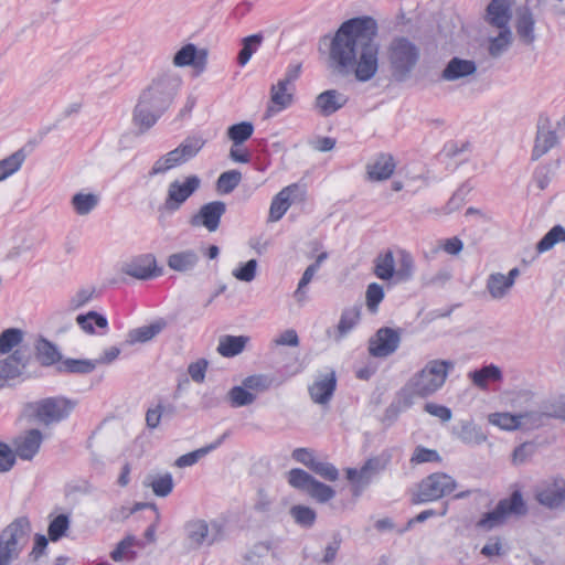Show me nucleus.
<instances>
[{
    "instance_id": "obj_45",
    "label": "nucleus",
    "mask_w": 565,
    "mask_h": 565,
    "mask_svg": "<svg viewBox=\"0 0 565 565\" xmlns=\"http://www.w3.org/2000/svg\"><path fill=\"white\" fill-rule=\"evenodd\" d=\"M26 158L25 147L17 150L9 157L0 160V174L7 179L15 173L22 166Z\"/></svg>"
},
{
    "instance_id": "obj_43",
    "label": "nucleus",
    "mask_w": 565,
    "mask_h": 565,
    "mask_svg": "<svg viewBox=\"0 0 565 565\" xmlns=\"http://www.w3.org/2000/svg\"><path fill=\"white\" fill-rule=\"evenodd\" d=\"M529 415H512L510 413H494L489 416V422L493 425L499 426L504 430H515L522 428V418H526Z\"/></svg>"
},
{
    "instance_id": "obj_21",
    "label": "nucleus",
    "mask_w": 565,
    "mask_h": 565,
    "mask_svg": "<svg viewBox=\"0 0 565 565\" xmlns=\"http://www.w3.org/2000/svg\"><path fill=\"white\" fill-rule=\"evenodd\" d=\"M361 305H354L342 310L340 320L333 331L335 342H340L344 339L359 324L361 320Z\"/></svg>"
},
{
    "instance_id": "obj_41",
    "label": "nucleus",
    "mask_w": 565,
    "mask_h": 565,
    "mask_svg": "<svg viewBox=\"0 0 565 565\" xmlns=\"http://www.w3.org/2000/svg\"><path fill=\"white\" fill-rule=\"evenodd\" d=\"M74 211L78 215L89 214L99 203V198L94 193H75L71 200Z\"/></svg>"
},
{
    "instance_id": "obj_58",
    "label": "nucleus",
    "mask_w": 565,
    "mask_h": 565,
    "mask_svg": "<svg viewBox=\"0 0 565 565\" xmlns=\"http://www.w3.org/2000/svg\"><path fill=\"white\" fill-rule=\"evenodd\" d=\"M505 519L498 505L489 512L482 514L477 521L476 526L481 530L490 531L497 526L502 525Z\"/></svg>"
},
{
    "instance_id": "obj_29",
    "label": "nucleus",
    "mask_w": 565,
    "mask_h": 565,
    "mask_svg": "<svg viewBox=\"0 0 565 565\" xmlns=\"http://www.w3.org/2000/svg\"><path fill=\"white\" fill-rule=\"evenodd\" d=\"M497 505L501 510L505 520L512 515L524 516L529 512L526 502L519 489L513 490L508 498L501 499Z\"/></svg>"
},
{
    "instance_id": "obj_24",
    "label": "nucleus",
    "mask_w": 565,
    "mask_h": 565,
    "mask_svg": "<svg viewBox=\"0 0 565 565\" xmlns=\"http://www.w3.org/2000/svg\"><path fill=\"white\" fill-rule=\"evenodd\" d=\"M534 497L541 505L551 510L558 509L565 501V483L562 486L556 482L547 484L537 489Z\"/></svg>"
},
{
    "instance_id": "obj_52",
    "label": "nucleus",
    "mask_w": 565,
    "mask_h": 565,
    "mask_svg": "<svg viewBox=\"0 0 565 565\" xmlns=\"http://www.w3.org/2000/svg\"><path fill=\"white\" fill-rule=\"evenodd\" d=\"M510 288L505 276L501 273H493L487 279V289L493 299L503 298Z\"/></svg>"
},
{
    "instance_id": "obj_10",
    "label": "nucleus",
    "mask_w": 565,
    "mask_h": 565,
    "mask_svg": "<svg viewBox=\"0 0 565 565\" xmlns=\"http://www.w3.org/2000/svg\"><path fill=\"white\" fill-rule=\"evenodd\" d=\"M401 331L391 327L380 328L369 340V353L374 358H386L399 347Z\"/></svg>"
},
{
    "instance_id": "obj_26",
    "label": "nucleus",
    "mask_w": 565,
    "mask_h": 565,
    "mask_svg": "<svg viewBox=\"0 0 565 565\" xmlns=\"http://www.w3.org/2000/svg\"><path fill=\"white\" fill-rule=\"evenodd\" d=\"M289 83L284 79H279L277 84L270 88V102L274 106H268L266 109V116L270 117L274 114L288 108L294 100V95L288 93L287 86Z\"/></svg>"
},
{
    "instance_id": "obj_42",
    "label": "nucleus",
    "mask_w": 565,
    "mask_h": 565,
    "mask_svg": "<svg viewBox=\"0 0 565 565\" xmlns=\"http://www.w3.org/2000/svg\"><path fill=\"white\" fill-rule=\"evenodd\" d=\"M254 132V125L250 121H241L231 125L226 135L234 146H241L247 141Z\"/></svg>"
},
{
    "instance_id": "obj_30",
    "label": "nucleus",
    "mask_w": 565,
    "mask_h": 565,
    "mask_svg": "<svg viewBox=\"0 0 565 565\" xmlns=\"http://www.w3.org/2000/svg\"><path fill=\"white\" fill-rule=\"evenodd\" d=\"M200 262V256L194 249H185L169 255L168 266L179 273H185L194 269Z\"/></svg>"
},
{
    "instance_id": "obj_51",
    "label": "nucleus",
    "mask_w": 565,
    "mask_h": 565,
    "mask_svg": "<svg viewBox=\"0 0 565 565\" xmlns=\"http://www.w3.org/2000/svg\"><path fill=\"white\" fill-rule=\"evenodd\" d=\"M242 180V173L238 170H228L222 172L216 181V190L222 194L233 192Z\"/></svg>"
},
{
    "instance_id": "obj_53",
    "label": "nucleus",
    "mask_w": 565,
    "mask_h": 565,
    "mask_svg": "<svg viewBox=\"0 0 565 565\" xmlns=\"http://www.w3.org/2000/svg\"><path fill=\"white\" fill-rule=\"evenodd\" d=\"M145 509H151L156 513V520L152 524H150L146 531H145V537L148 542H154L156 541V530L158 522L160 520V513L158 510V507L153 502H137L134 504V507L129 510L128 513L125 514V518H128L129 515L136 513L137 511L145 510Z\"/></svg>"
},
{
    "instance_id": "obj_57",
    "label": "nucleus",
    "mask_w": 565,
    "mask_h": 565,
    "mask_svg": "<svg viewBox=\"0 0 565 565\" xmlns=\"http://www.w3.org/2000/svg\"><path fill=\"white\" fill-rule=\"evenodd\" d=\"M23 374L24 371L13 363V361H10L8 356L0 360V390L6 385L11 386L9 381L20 377Z\"/></svg>"
},
{
    "instance_id": "obj_61",
    "label": "nucleus",
    "mask_w": 565,
    "mask_h": 565,
    "mask_svg": "<svg viewBox=\"0 0 565 565\" xmlns=\"http://www.w3.org/2000/svg\"><path fill=\"white\" fill-rule=\"evenodd\" d=\"M256 270H257V260L256 259H249L246 263H242L238 265L237 268L233 270V276L244 282H250L256 277Z\"/></svg>"
},
{
    "instance_id": "obj_19",
    "label": "nucleus",
    "mask_w": 565,
    "mask_h": 565,
    "mask_svg": "<svg viewBox=\"0 0 565 565\" xmlns=\"http://www.w3.org/2000/svg\"><path fill=\"white\" fill-rule=\"evenodd\" d=\"M477 72V64L471 60H463L460 57H452L445 66L440 74L444 81H458L473 75Z\"/></svg>"
},
{
    "instance_id": "obj_59",
    "label": "nucleus",
    "mask_w": 565,
    "mask_h": 565,
    "mask_svg": "<svg viewBox=\"0 0 565 565\" xmlns=\"http://www.w3.org/2000/svg\"><path fill=\"white\" fill-rule=\"evenodd\" d=\"M274 380L266 374H254L246 376L243 384L253 392H265L271 387Z\"/></svg>"
},
{
    "instance_id": "obj_62",
    "label": "nucleus",
    "mask_w": 565,
    "mask_h": 565,
    "mask_svg": "<svg viewBox=\"0 0 565 565\" xmlns=\"http://www.w3.org/2000/svg\"><path fill=\"white\" fill-rule=\"evenodd\" d=\"M384 289L377 282H372L366 288V307L370 311L375 312L377 310L379 305L384 299Z\"/></svg>"
},
{
    "instance_id": "obj_22",
    "label": "nucleus",
    "mask_w": 565,
    "mask_h": 565,
    "mask_svg": "<svg viewBox=\"0 0 565 565\" xmlns=\"http://www.w3.org/2000/svg\"><path fill=\"white\" fill-rule=\"evenodd\" d=\"M487 17L489 24L498 29H510L512 12L509 0H491L487 6Z\"/></svg>"
},
{
    "instance_id": "obj_36",
    "label": "nucleus",
    "mask_w": 565,
    "mask_h": 565,
    "mask_svg": "<svg viewBox=\"0 0 565 565\" xmlns=\"http://www.w3.org/2000/svg\"><path fill=\"white\" fill-rule=\"evenodd\" d=\"M96 369V362L88 359H62L61 363L57 364L56 371L58 373H71V374H89Z\"/></svg>"
},
{
    "instance_id": "obj_4",
    "label": "nucleus",
    "mask_w": 565,
    "mask_h": 565,
    "mask_svg": "<svg viewBox=\"0 0 565 565\" xmlns=\"http://www.w3.org/2000/svg\"><path fill=\"white\" fill-rule=\"evenodd\" d=\"M455 363L449 360L429 361L424 369L409 379V386L417 396L426 398L435 394L445 384L448 371L454 369Z\"/></svg>"
},
{
    "instance_id": "obj_33",
    "label": "nucleus",
    "mask_w": 565,
    "mask_h": 565,
    "mask_svg": "<svg viewBox=\"0 0 565 565\" xmlns=\"http://www.w3.org/2000/svg\"><path fill=\"white\" fill-rule=\"evenodd\" d=\"M184 530L193 547L198 548L203 544L209 545V523L205 520H191L185 523Z\"/></svg>"
},
{
    "instance_id": "obj_46",
    "label": "nucleus",
    "mask_w": 565,
    "mask_h": 565,
    "mask_svg": "<svg viewBox=\"0 0 565 565\" xmlns=\"http://www.w3.org/2000/svg\"><path fill=\"white\" fill-rule=\"evenodd\" d=\"M414 259L413 256L406 252L401 250L399 252V258H398V267L395 268V281L396 282H406L412 279L414 274Z\"/></svg>"
},
{
    "instance_id": "obj_3",
    "label": "nucleus",
    "mask_w": 565,
    "mask_h": 565,
    "mask_svg": "<svg viewBox=\"0 0 565 565\" xmlns=\"http://www.w3.org/2000/svg\"><path fill=\"white\" fill-rule=\"evenodd\" d=\"M420 58V49L406 36H395L387 46V61L393 81L404 83Z\"/></svg>"
},
{
    "instance_id": "obj_56",
    "label": "nucleus",
    "mask_w": 565,
    "mask_h": 565,
    "mask_svg": "<svg viewBox=\"0 0 565 565\" xmlns=\"http://www.w3.org/2000/svg\"><path fill=\"white\" fill-rule=\"evenodd\" d=\"M136 544V537L134 535H128L117 543L114 551L110 553V557L115 562H120L125 556L134 561L137 557V553L131 550V547Z\"/></svg>"
},
{
    "instance_id": "obj_1",
    "label": "nucleus",
    "mask_w": 565,
    "mask_h": 565,
    "mask_svg": "<svg viewBox=\"0 0 565 565\" xmlns=\"http://www.w3.org/2000/svg\"><path fill=\"white\" fill-rule=\"evenodd\" d=\"M379 23L371 15L343 21L330 42V58L342 74L354 70L355 78L365 83L379 70Z\"/></svg>"
},
{
    "instance_id": "obj_55",
    "label": "nucleus",
    "mask_w": 565,
    "mask_h": 565,
    "mask_svg": "<svg viewBox=\"0 0 565 565\" xmlns=\"http://www.w3.org/2000/svg\"><path fill=\"white\" fill-rule=\"evenodd\" d=\"M391 455L387 451H383L379 456L369 458L362 466V472L366 473L369 480L381 471H383L391 462Z\"/></svg>"
},
{
    "instance_id": "obj_40",
    "label": "nucleus",
    "mask_w": 565,
    "mask_h": 565,
    "mask_svg": "<svg viewBox=\"0 0 565 565\" xmlns=\"http://www.w3.org/2000/svg\"><path fill=\"white\" fill-rule=\"evenodd\" d=\"M226 399L231 407L238 408L253 404L256 399V394L252 393L242 383V385H235L228 391Z\"/></svg>"
},
{
    "instance_id": "obj_16",
    "label": "nucleus",
    "mask_w": 565,
    "mask_h": 565,
    "mask_svg": "<svg viewBox=\"0 0 565 565\" xmlns=\"http://www.w3.org/2000/svg\"><path fill=\"white\" fill-rule=\"evenodd\" d=\"M337 388V376L335 372L324 374L322 377L316 380L312 385L309 386V394L311 399L319 405H326L332 398Z\"/></svg>"
},
{
    "instance_id": "obj_64",
    "label": "nucleus",
    "mask_w": 565,
    "mask_h": 565,
    "mask_svg": "<svg viewBox=\"0 0 565 565\" xmlns=\"http://www.w3.org/2000/svg\"><path fill=\"white\" fill-rule=\"evenodd\" d=\"M17 461V454L4 441H0V472L10 471Z\"/></svg>"
},
{
    "instance_id": "obj_34",
    "label": "nucleus",
    "mask_w": 565,
    "mask_h": 565,
    "mask_svg": "<svg viewBox=\"0 0 565 565\" xmlns=\"http://www.w3.org/2000/svg\"><path fill=\"white\" fill-rule=\"evenodd\" d=\"M297 191L295 185H287L281 191H279L271 200L269 207V222L279 221L290 207V201H288V194L291 191Z\"/></svg>"
},
{
    "instance_id": "obj_15",
    "label": "nucleus",
    "mask_w": 565,
    "mask_h": 565,
    "mask_svg": "<svg viewBox=\"0 0 565 565\" xmlns=\"http://www.w3.org/2000/svg\"><path fill=\"white\" fill-rule=\"evenodd\" d=\"M207 63V51L199 50L194 44L183 45L173 56V64L179 67L192 66L203 71Z\"/></svg>"
},
{
    "instance_id": "obj_12",
    "label": "nucleus",
    "mask_w": 565,
    "mask_h": 565,
    "mask_svg": "<svg viewBox=\"0 0 565 565\" xmlns=\"http://www.w3.org/2000/svg\"><path fill=\"white\" fill-rule=\"evenodd\" d=\"M163 269L157 266L152 254H142L135 257L122 267V273L139 280H149L162 275Z\"/></svg>"
},
{
    "instance_id": "obj_60",
    "label": "nucleus",
    "mask_w": 565,
    "mask_h": 565,
    "mask_svg": "<svg viewBox=\"0 0 565 565\" xmlns=\"http://www.w3.org/2000/svg\"><path fill=\"white\" fill-rule=\"evenodd\" d=\"M174 487L173 478L170 472H166L163 476H159L151 482V488L157 497H168Z\"/></svg>"
},
{
    "instance_id": "obj_48",
    "label": "nucleus",
    "mask_w": 565,
    "mask_h": 565,
    "mask_svg": "<svg viewBox=\"0 0 565 565\" xmlns=\"http://www.w3.org/2000/svg\"><path fill=\"white\" fill-rule=\"evenodd\" d=\"M499 34L489 41V54L492 57H499L508 50L512 42V32L510 29H499Z\"/></svg>"
},
{
    "instance_id": "obj_54",
    "label": "nucleus",
    "mask_w": 565,
    "mask_h": 565,
    "mask_svg": "<svg viewBox=\"0 0 565 565\" xmlns=\"http://www.w3.org/2000/svg\"><path fill=\"white\" fill-rule=\"evenodd\" d=\"M205 145V140L200 136L186 137L178 147V151L186 161L194 158Z\"/></svg>"
},
{
    "instance_id": "obj_44",
    "label": "nucleus",
    "mask_w": 565,
    "mask_h": 565,
    "mask_svg": "<svg viewBox=\"0 0 565 565\" xmlns=\"http://www.w3.org/2000/svg\"><path fill=\"white\" fill-rule=\"evenodd\" d=\"M473 188L475 185L470 180L461 183L460 186L454 192L451 198L447 201L444 207L445 213L450 214L458 211L465 204L467 196L470 194Z\"/></svg>"
},
{
    "instance_id": "obj_9",
    "label": "nucleus",
    "mask_w": 565,
    "mask_h": 565,
    "mask_svg": "<svg viewBox=\"0 0 565 565\" xmlns=\"http://www.w3.org/2000/svg\"><path fill=\"white\" fill-rule=\"evenodd\" d=\"M200 186L201 179L196 174L188 175L183 181L173 180L168 185L167 196L160 206V211H166L170 214L179 211Z\"/></svg>"
},
{
    "instance_id": "obj_50",
    "label": "nucleus",
    "mask_w": 565,
    "mask_h": 565,
    "mask_svg": "<svg viewBox=\"0 0 565 565\" xmlns=\"http://www.w3.org/2000/svg\"><path fill=\"white\" fill-rule=\"evenodd\" d=\"M23 340V331L18 328H8L0 333V353L8 354Z\"/></svg>"
},
{
    "instance_id": "obj_20",
    "label": "nucleus",
    "mask_w": 565,
    "mask_h": 565,
    "mask_svg": "<svg viewBox=\"0 0 565 565\" xmlns=\"http://www.w3.org/2000/svg\"><path fill=\"white\" fill-rule=\"evenodd\" d=\"M451 434L467 445H480L487 439L481 427L477 426L472 419L459 420L452 426Z\"/></svg>"
},
{
    "instance_id": "obj_35",
    "label": "nucleus",
    "mask_w": 565,
    "mask_h": 565,
    "mask_svg": "<svg viewBox=\"0 0 565 565\" xmlns=\"http://www.w3.org/2000/svg\"><path fill=\"white\" fill-rule=\"evenodd\" d=\"M264 42L263 32H257L245 36L241 40V50L238 51L236 62L239 66H245L253 54L260 47Z\"/></svg>"
},
{
    "instance_id": "obj_2",
    "label": "nucleus",
    "mask_w": 565,
    "mask_h": 565,
    "mask_svg": "<svg viewBox=\"0 0 565 565\" xmlns=\"http://www.w3.org/2000/svg\"><path fill=\"white\" fill-rule=\"evenodd\" d=\"M182 84L181 77L174 72H163L140 93L134 108L132 121L145 134L156 125L169 109Z\"/></svg>"
},
{
    "instance_id": "obj_14",
    "label": "nucleus",
    "mask_w": 565,
    "mask_h": 565,
    "mask_svg": "<svg viewBox=\"0 0 565 565\" xmlns=\"http://www.w3.org/2000/svg\"><path fill=\"white\" fill-rule=\"evenodd\" d=\"M43 438L42 431L38 428L28 429L23 435L15 437L12 444L17 457L22 460H32L39 452Z\"/></svg>"
},
{
    "instance_id": "obj_6",
    "label": "nucleus",
    "mask_w": 565,
    "mask_h": 565,
    "mask_svg": "<svg viewBox=\"0 0 565 565\" xmlns=\"http://www.w3.org/2000/svg\"><path fill=\"white\" fill-rule=\"evenodd\" d=\"M456 480L445 472H434L422 479L418 491L412 495V504L439 500L455 491Z\"/></svg>"
},
{
    "instance_id": "obj_38",
    "label": "nucleus",
    "mask_w": 565,
    "mask_h": 565,
    "mask_svg": "<svg viewBox=\"0 0 565 565\" xmlns=\"http://www.w3.org/2000/svg\"><path fill=\"white\" fill-rule=\"evenodd\" d=\"M75 320L79 328L87 334H95L96 331L94 326L103 330L108 329V320L106 316L95 310H90L86 313H79Z\"/></svg>"
},
{
    "instance_id": "obj_32",
    "label": "nucleus",
    "mask_w": 565,
    "mask_h": 565,
    "mask_svg": "<svg viewBox=\"0 0 565 565\" xmlns=\"http://www.w3.org/2000/svg\"><path fill=\"white\" fill-rule=\"evenodd\" d=\"M228 436H230V431H225L215 441H213L204 447H201L196 450H193V451H190L188 454L180 456L175 460L174 465L179 468H184V467H190V466L195 465L202 457L206 456L211 451L218 448Z\"/></svg>"
},
{
    "instance_id": "obj_18",
    "label": "nucleus",
    "mask_w": 565,
    "mask_h": 565,
    "mask_svg": "<svg viewBox=\"0 0 565 565\" xmlns=\"http://www.w3.org/2000/svg\"><path fill=\"white\" fill-rule=\"evenodd\" d=\"M35 360L41 366L49 367L54 364H60L63 355L57 345L49 339L40 335L34 343Z\"/></svg>"
},
{
    "instance_id": "obj_5",
    "label": "nucleus",
    "mask_w": 565,
    "mask_h": 565,
    "mask_svg": "<svg viewBox=\"0 0 565 565\" xmlns=\"http://www.w3.org/2000/svg\"><path fill=\"white\" fill-rule=\"evenodd\" d=\"M31 523L26 516L14 519L0 533V565H9L19 557L29 540Z\"/></svg>"
},
{
    "instance_id": "obj_8",
    "label": "nucleus",
    "mask_w": 565,
    "mask_h": 565,
    "mask_svg": "<svg viewBox=\"0 0 565 565\" xmlns=\"http://www.w3.org/2000/svg\"><path fill=\"white\" fill-rule=\"evenodd\" d=\"M75 404L63 396L42 398L38 402L25 404V411L32 409L34 417L46 426L66 419L72 413Z\"/></svg>"
},
{
    "instance_id": "obj_11",
    "label": "nucleus",
    "mask_w": 565,
    "mask_h": 565,
    "mask_svg": "<svg viewBox=\"0 0 565 565\" xmlns=\"http://www.w3.org/2000/svg\"><path fill=\"white\" fill-rule=\"evenodd\" d=\"M226 212V204L223 201H212L203 204L198 213L191 216L189 223L194 226H203L209 232H215Z\"/></svg>"
},
{
    "instance_id": "obj_47",
    "label": "nucleus",
    "mask_w": 565,
    "mask_h": 565,
    "mask_svg": "<svg viewBox=\"0 0 565 565\" xmlns=\"http://www.w3.org/2000/svg\"><path fill=\"white\" fill-rule=\"evenodd\" d=\"M561 242H565V228L557 224L537 242L536 249L539 253H545Z\"/></svg>"
},
{
    "instance_id": "obj_31",
    "label": "nucleus",
    "mask_w": 565,
    "mask_h": 565,
    "mask_svg": "<svg viewBox=\"0 0 565 565\" xmlns=\"http://www.w3.org/2000/svg\"><path fill=\"white\" fill-rule=\"evenodd\" d=\"M249 341L248 335H222L216 350L224 358H234L245 350Z\"/></svg>"
},
{
    "instance_id": "obj_39",
    "label": "nucleus",
    "mask_w": 565,
    "mask_h": 565,
    "mask_svg": "<svg viewBox=\"0 0 565 565\" xmlns=\"http://www.w3.org/2000/svg\"><path fill=\"white\" fill-rule=\"evenodd\" d=\"M289 514L294 522L301 529H311L317 521V512L315 509L305 504H295L289 509Z\"/></svg>"
},
{
    "instance_id": "obj_63",
    "label": "nucleus",
    "mask_w": 565,
    "mask_h": 565,
    "mask_svg": "<svg viewBox=\"0 0 565 565\" xmlns=\"http://www.w3.org/2000/svg\"><path fill=\"white\" fill-rule=\"evenodd\" d=\"M310 471L327 481H337L340 476L338 468L333 463L327 461L317 460Z\"/></svg>"
},
{
    "instance_id": "obj_13",
    "label": "nucleus",
    "mask_w": 565,
    "mask_h": 565,
    "mask_svg": "<svg viewBox=\"0 0 565 565\" xmlns=\"http://www.w3.org/2000/svg\"><path fill=\"white\" fill-rule=\"evenodd\" d=\"M558 138L555 130L550 129V118L543 114L537 121V132L532 149V160H537L557 145Z\"/></svg>"
},
{
    "instance_id": "obj_27",
    "label": "nucleus",
    "mask_w": 565,
    "mask_h": 565,
    "mask_svg": "<svg viewBox=\"0 0 565 565\" xmlns=\"http://www.w3.org/2000/svg\"><path fill=\"white\" fill-rule=\"evenodd\" d=\"M468 376L473 385L480 390H487L490 382L497 383L503 380L501 369L493 363L470 371Z\"/></svg>"
},
{
    "instance_id": "obj_49",
    "label": "nucleus",
    "mask_w": 565,
    "mask_h": 565,
    "mask_svg": "<svg viewBox=\"0 0 565 565\" xmlns=\"http://www.w3.org/2000/svg\"><path fill=\"white\" fill-rule=\"evenodd\" d=\"M70 516L61 513L50 521L47 526V535L50 541L57 542L64 537L70 529Z\"/></svg>"
},
{
    "instance_id": "obj_7",
    "label": "nucleus",
    "mask_w": 565,
    "mask_h": 565,
    "mask_svg": "<svg viewBox=\"0 0 565 565\" xmlns=\"http://www.w3.org/2000/svg\"><path fill=\"white\" fill-rule=\"evenodd\" d=\"M288 484L312 498L318 503H327L335 497V490L301 468H292L286 473Z\"/></svg>"
},
{
    "instance_id": "obj_25",
    "label": "nucleus",
    "mask_w": 565,
    "mask_h": 565,
    "mask_svg": "<svg viewBox=\"0 0 565 565\" xmlns=\"http://www.w3.org/2000/svg\"><path fill=\"white\" fill-rule=\"evenodd\" d=\"M535 20L531 9L526 6L516 10L515 29L520 40L524 44H532L535 41L534 34Z\"/></svg>"
},
{
    "instance_id": "obj_23",
    "label": "nucleus",
    "mask_w": 565,
    "mask_h": 565,
    "mask_svg": "<svg viewBox=\"0 0 565 565\" xmlns=\"http://www.w3.org/2000/svg\"><path fill=\"white\" fill-rule=\"evenodd\" d=\"M396 163L390 153H380L372 163L366 166L369 179L372 181H384L394 173Z\"/></svg>"
},
{
    "instance_id": "obj_17",
    "label": "nucleus",
    "mask_w": 565,
    "mask_h": 565,
    "mask_svg": "<svg viewBox=\"0 0 565 565\" xmlns=\"http://www.w3.org/2000/svg\"><path fill=\"white\" fill-rule=\"evenodd\" d=\"M348 97L337 89H327L315 99V108L322 117H329L345 106Z\"/></svg>"
},
{
    "instance_id": "obj_37",
    "label": "nucleus",
    "mask_w": 565,
    "mask_h": 565,
    "mask_svg": "<svg viewBox=\"0 0 565 565\" xmlns=\"http://www.w3.org/2000/svg\"><path fill=\"white\" fill-rule=\"evenodd\" d=\"M374 274L382 280H391L394 278L395 262L391 249L380 253L374 259Z\"/></svg>"
},
{
    "instance_id": "obj_28",
    "label": "nucleus",
    "mask_w": 565,
    "mask_h": 565,
    "mask_svg": "<svg viewBox=\"0 0 565 565\" xmlns=\"http://www.w3.org/2000/svg\"><path fill=\"white\" fill-rule=\"evenodd\" d=\"M167 327V321L162 318L128 331L126 343L132 345L136 343H146L157 337Z\"/></svg>"
}]
</instances>
